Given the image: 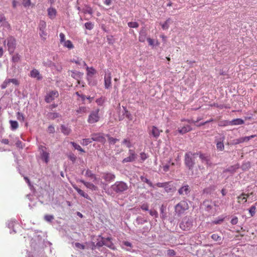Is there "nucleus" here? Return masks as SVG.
<instances>
[{
    "label": "nucleus",
    "mask_w": 257,
    "mask_h": 257,
    "mask_svg": "<svg viewBox=\"0 0 257 257\" xmlns=\"http://www.w3.org/2000/svg\"><path fill=\"white\" fill-rule=\"evenodd\" d=\"M22 4L24 7H29L31 6V0H22Z\"/></svg>",
    "instance_id": "obj_47"
},
{
    "label": "nucleus",
    "mask_w": 257,
    "mask_h": 257,
    "mask_svg": "<svg viewBox=\"0 0 257 257\" xmlns=\"http://www.w3.org/2000/svg\"><path fill=\"white\" fill-rule=\"evenodd\" d=\"M44 218L47 221L51 222L54 219V216L51 215H46Z\"/></svg>",
    "instance_id": "obj_56"
},
{
    "label": "nucleus",
    "mask_w": 257,
    "mask_h": 257,
    "mask_svg": "<svg viewBox=\"0 0 257 257\" xmlns=\"http://www.w3.org/2000/svg\"><path fill=\"white\" fill-rule=\"evenodd\" d=\"M111 240V238L110 237H107V238H105L104 245L114 250L115 249V248L114 247V246Z\"/></svg>",
    "instance_id": "obj_25"
},
{
    "label": "nucleus",
    "mask_w": 257,
    "mask_h": 257,
    "mask_svg": "<svg viewBox=\"0 0 257 257\" xmlns=\"http://www.w3.org/2000/svg\"><path fill=\"white\" fill-rule=\"evenodd\" d=\"M85 27L86 29L90 30L93 28V24L91 22H87L85 24Z\"/></svg>",
    "instance_id": "obj_52"
},
{
    "label": "nucleus",
    "mask_w": 257,
    "mask_h": 257,
    "mask_svg": "<svg viewBox=\"0 0 257 257\" xmlns=\"http://www.w3.org/2000/svg\"><path fill=\"white\" fill-rule=\"evenodd\" d=\"M85 176L90 178L93 180V181L95 182V184H97L98 182L100 181V178H97L94 174L92 173V171L89 170H87L85 174Z\"/></svg>",
    "instance_id": "obj_13"
},
{
    "label": "nucleus",
    "mask_w": 257,
    "mask_h": 257,
    "mask_svg": "<svg viewBox=\"0 0 257 257\" xmlns=\"http://www.w3.org/2000/svg\"><path fill=\"white\" fill-rule=\"evenodd\" d=\"M122 144L125 145L127 148H130L132 147L130 140L128 139H125L122 142Z\"/></svg>",
    "instance_id": "obj_44"
},
{
    "label": "nucleus",
    "mask_w": 257,
    "mask_h": 257,
    "mask_svg": "<svg viewBox=\"0 0 257 257\" xmlns=\"http://www.w3.org/2000/svg\"><path fill=\"white\" fill-rule=\"evenodd\" d=\"M30 76L32 78H36L38 80L42 79V75L40 74L39 71L36 69H34L31 71Z\"/></svg>",
    "instance_id": "obj_17"
},
{
    "label": "nucleus",
    "mask_w": 257,
    "mask_h": 257,
    "mask_svg": "<svg viewBox=\"0 0 257 257\" xmlns=\"http://www.w3.org/2000/svg\"><path fill=\"white\" fill-rule=\"evenodd\" d=\"M147 40V34L145 32L142 31L140 33L139 40L141 42H144Z\"/></svg>",
    "instance_id": "obj_30"
},
{
    "label": "nucleus",
    "mask_w": 257,
    "mask_h": 257,
    "mask_svg": "<svg viewBox=\"0 0 257 257\" xmlns=\"http://www.w3.org/2000/svg\"><path fill=\"white\" fill-rule=\"evenodd\" d=\"M7 42L8 51L10 54L14 53L16 46V40L15 38L12 36H9L4 42V45Z\"/></svg>",
    "instance_id": "obj_4"
},
{
    "label": "nucleus",
    "mask_w": 257,
    "mask_h": 257,
    "mask_svg": "<svg viewBox=\"0 0 257 257\" xmlns=\"http://www.w3.org/2000/svg\"><path fill=\"white\" fill-rule=\"evenodd\" d=\"M148 157V156L145 153H140L141 162L142 163L146 160Z\"/></svg>",
    "instance_id": "obj_49"
},
{
    "label": "nucleus",
    "mask_w": 257,
    "mask_h": 257,
    "mask_svg": "<svg viewBox=\"0 0 257 257\" xmlns=\"http://www.w3.org/2000/svg\"><path fill=\"white\" fill-rule=\"evenodd\" d=\"M237 222H238V218L237 217H233L231 220V223L232 224V225H235V224H236L237 223Z\"/></svg>",
    "instance_id": "obj_64"
},
{
    "label": "nucleus",
    "mask_w": 257,
    "mask_h": 257,
    "mask_svg": "<svg viewBox=\"0 0 257 257\" xmlns=\"http://www.w3.org/2000/svg\"><path fill=\"white\" fill-rule=\"evenodd\" d=\"M169 161H168V163L164 165L163 166V171H165V172H167L169 170V168L171 166H174V163H170V161L171 160V156L169 157ZM166 161L168 162V160H167Z\"/></svg>",
    "instance_id": "obj_28"
},
{
    "label": "nucleus",
    "mask_w": 257,
    "mask_h": 257,
    "mask_svg": "<svg viewBox=\"0 0 257 257\" xmlns=\"http://www.w3.org/2000/svg\"><path fill=\"white\" fill-rule=\"evenodd\" d=\"M104 86L106 89H108L111 86V73H106L104 76Z\"/></svg>",
    "instance_id": "obj_11"
},
{
    "label": "nucleus",
    "mask_w": 257,
    "mask_h": 257,
    "mask_svg": "<svg viewBox=\"0 0 257 257\" xmlns=\"http://www.w3.org/2000/svg\"><path fill=\"white\" fill-rule=\"evenodd\" d=\"M115 178V176L113 174L109 173L103 174V178L107 182H110L112 180H113Z\"/></svg>",
    "instance_id": "obj_21"
},
{
    "label": "nucleus",
    "mask_w": 257,
    "mask_h": 257,
    "mask_svg": "<svg viewBox=\"0 0 257 257\" xmlns=\"http://www.w3.org/2000/svg\"><path fill=\"white\" fill-rule=\"evenodd\" d=\"M211 202V200L208 199L205 200L203 201L202 205L204 206L206 211H209L212 209Z\"/></svg>",
    "instance_id": "obj_22"
},
{
    "label": "nucleus",
    "mask_w": 257,
    "mask_h": 257,
    "mask_svg": "<svg viewBox=\"0 0 257 257\" xmlns=\"http://www.w3.org/2000/svg\"><path fill=\"white\" fill-rule=\"evenodd\" d=\"M101 240L98 241L97 243H96V245L97 246H99V247H101V246H102L103 245H104V241H105V238L103 237H101Z\"/></svg>",
    "instance_id": "obj_55"
},
{
    "label": "nucleus",
    "mask_w": 257,
    "mask_h": 257,
    "mask_svg": "<svg viewBox=\"0 0 257 257\" xmlns=\"http://www.w3.org/2000/svg\"><path fill=\"white\" fill-rule=\"evenodd\" d=\"M244 123V121L243 119H242L241 118H236V119L232 120L231 121H226L225 125H236L242 124Z\"/></svg>",
    "instance_id": "obj_15"
},
{
    "label": "nucleus",
    "mask_w": 257,
    "mask_h": 257,
    "mask_svg": "<svg viewBox=\"0 0 257 257\" xmlns=\"http://www.w3.org/2000/svg\"><path fill=\"white\" fill-rule=\"evenodd\" d=\"M59 36H60V43H63L65 41V35L62 33H61L59 35Z\"/></svg>",
    "instance_id": "obj_60"
},
{
    "label": "nucleus",
    "mask_w": 257,
    "mask_h": 257,
    "mask_svg": "<svg viewBox=\"0 0 257 257\" xmlns=\"http://www.w3.org/2000/svg\"><path fill=\"white\" fill-rule=\"evenodd\" d=\"M117 141H118V140L117 139H115L110 137H108V142L111 145L115 144Z\"/></svg>",
    "instance_id": "obj_53"
},
{
    "label": "nucleus",
    "mask_w": 257,
    "mask_h": 257,
    "mask_svg": "<svg viewBox=\"0 0 257 257\" xmlns=\"http://www.w3.org/2000/svg\"><path fill=\"white\" fill-rule=\"evenodd\" d=\"M41 155L42 159L44 160L46 163H48L49 161V153L46 151H43Z\"/></svg>",
    "instance_id": "obj_32"
},
{
    "label": "nucleus",
    "mask_w": 257,
    "mask_h": 257,
    "mask_svg": "<svg viewBox=\"0 0 257 257\" xmlns=\"http://www.w3.org/2000/svg\"><path fill=\"white\" fill-rule=\"evenodd\" d=\"M91 140L93 141L99 142L102 144H104L106 142V140L103 135L101 133L92 134L91 135Z\"/></svg>",
    "instance_id": "obj_10"
},
{
    "label": "nucleus",
    "mask_w": 257,
    "mask_h": 257,
    "mask_svg": "<svg viewBox=\"0 0 257 257\" xmlns=\"http://www.w3.org/2000/svg\"><path fill=\"white\" fill-rule=\"evenodd\" d=\"M59 94L57 90H51L49 91L45 97V100L47 103H50L55 98L59 97Z\"/></svg>",
    "instance_id": "obj_6"
},
{
    "label": "nucleus",
    "mask_w": 257,
    "mask_h": 257,
    "mask_svg": "<svg viewBox=\"0 0 257 257\" xmlns=\"http://www.w3.org/2000/svg\"><path fill=\"white\" fill-rule=\"evenodd\" d=\"M127 25L129 27L133 28H137L139 26V24L136 22H129L128 23Z\"/></svg>",
    "instance_id": "obj_40"
},
{
    "label": "nucleus",
    "mask_w": 257,
    "mask_h": 257,
    "mask_svg": "<svg viewBox=\"0 0 257 257\" xmlns=\"http://www.w3.org/2000/svg\"><path fill=\"white\" fill-rule=\"evenodd\" d=\"M141 180H142V181L143 182L147 183V184H148L150 186L152 185L151 182L147 178L142 176L141 177Z\"/></svg>",
    "instance_id": "obj_62"
},
{
    "label": "nucleus",
    "mask_w": 257,
    "mask_h": 257,
    "mask_svg": "<svg viewBox=\"0 0 257 257\" xmlns=\"http://www.w3.org/2000/svg\"><path fill=\"white\" fill-rule=\"evenodd\" d=\"M99 111V109H97L91 112L87 120L88 123H94L99 121L100 118L98 115Z\"/></svg>",
    "instance_id": "obj_7"
},
{
    "label": "nucleus",
    "mask_w": 257,
    "mask_h": 257,
    "mask_svg": "<svg viewBox=\"0 0 257 257\" xmlns=\"http://www.w3.org/2000/svg\"><path fill=\"white\" fill-rule=\"evenodd\" d=\"M238 168V165L231 166L229 167H228V168L224 170L223 171V172L224 173L229 172L230 173L233 174L236 171V170Z\"/></svg>",
    "instance_id": "obj_27"
},
{
    "label": "nucleus",
    "mask_w": 257,
    "mask_h": 257,
    "mask_svg": "<svg viewBox=\"0 0 257 257\" xmlns=\"http://www.w3.org/2000/svg\"><path fill=\"white\" fill-rule=\"evenodd\" d=\"M73 187L80 195L86 199L90 198L89 195L87 193H85L83 190L79 188L77 186L73 185Z\"/></svg>",
    "instance_id": "obj_20"
},
{
    "label": "nucleus",
    "mask_w": 257,
    "mask_h": 257,
    "mask_svg": "<svg viewBox=\"0 0 257 257\" xmlns=\"http://www.w3.org/2000/svg\"><path fill=\"white\" fill-rule=\"evenodd\" d=\"M70 144L73 146L75 149L81 152L84 153L85 151L78 144L74 142H71Z\"/></svg>",
    "instance_id": "obj_38"
},
{
    "label": "nucleus",
    "mask_w": 257,
    "mask_h": 257,
    "mask_svg": "<svg viewBox=\"0 0 257 257\" xmlns=\"http://www.w3.org/2000/svg\"><path fill=\"white\" fill-rule=\"evenodd\" d=\"M48 15L49 18L53 19L56 16L57 12L55 9L53 8H50L48 9Z\"/></svg>",
    "instance_id": "obj_24"
},
{
    "label": "nucleus",
    "mask_w": 257,
    "mask_h": 257,
    "mask_svg": "<svg viewBox=\"0 0 257 257\" xmlns=\"http://www.w3.org/2000/svg\"><path fill=\"white\" fill-rule=\"evenodd\" d=\"M195 156H199L202 163L206 162V164H208L209 162V156L206 154L201 153V152H196Z\"/></svg>",
    "instance_id": "obj_12"
},
{
    "label": "nucleus",
    "mask_w": 257,
    "mask_h": 257,
    "mask_svg": "<svg viewBox=\"0 0 257 257\" xmlns=\"http://www.w3.org/2000/svg\"><path fill=\"white\" fill-rule=\"evenodd\" d=\"M72 62H74L75 63L79 65H86L85 62L83 61H82V59H79L78 58L77 59V60L73 59L72 60Z\"/></svg>",
    "instance_id": "obj_46"
},
{
    "label": "nucleus",
    "mask_w": 257,
    "mask_h": 257,
    "mask_svg": "<svg viewBox=\"0 0 257 257\" xmlns=\"http://www.w3.org/2000/svg\"><path fill=\"white\" fill-rule=\"evenodd\" d=\"M39 35L43 40H45L46 39L47 33L46 30L40 31Z\"/></svg>",
    "instance_id": "obj_41"
},
{
    "label": "nucleus",
    "mask_w": 257,
    "mask_h": 257,
    "mask_svg": "<svg viewBox=\"0 0 257 257\" xmlns=\"http://www.w3.org/2000/svg\"><path fill=\"white\" fill-rule=\"evenodd\" d=\"M192 130V128L191 127L190 125H187L181 128H178V131L180 134H184L187 132L191 131Z\"/></svg>",
    "instance_id": "obj_23"
},
{
    "label": "nucleus",
    "mask_w": 257,
    "mask_h": 257,
    "mask_svg": "<svg viewBox=\"0 0 257 257\" xmlns=\"http://www.w3.org/2000/svg\"><path fill=\"white\" fill-rule=\"evenodd\" d=\"M211 238L216 241H217L219 244L222 243V237L217 234H213L211 235Z\"/></svg>",
    "instance_id": "obj_34"
},
{
    "label": "nucleus",
    "mask_w": 257,
    "mask_h": 257,
    "mask_svg": "<svg viewBox=\"0 0 257 257\" xmlns=\"http://www.w3.org/2000/svg\"><path fill=\"white\" fill-rule=\"evenodd\" d=\"M111 189L116 193L122 192L128 189L126 183L122 181H117L111 186Z\"/></svg>",
    "instance_id": "obj_3"
},
{
    "label": "nucleus",
    "mask_w": 257,
    "mask_h": 257,
    "mask_svg": "<svg viewBox=\"0 0 257 257\" xmlns=\"http://www.w3.org/2000/svg\"><path fill=\"white\" fill-rule=\"evenodd\" d=\"M162 187H164L167 193H172L175 190L174 183L172 181L162 183Z\"/></svg>",
    "instance_id": "obj_9"
},
{
    "label": "nucleus",
    "mask_w": 257,
    "mask_h": 257,
    "mask_svg": "<svg viewBox=\"0 0 257 257\" xmlns=\"http://www.w3.org/2000/svg\"><path fill=\"white\" fill-rule=\"evenodd\" d=\"M75 246L77 248H81L84 249L85 248V246L80 243L76 242L75 244Z\"/></svg>",
    "instance_id": "obj_63"
},
{
    "label": "nucleus",
    "mask_w": 257,
    "mask_h": 257,
    "mask_svg": "<svg viewBox=\"0 0 257 257\" xmlns=\"http://www.w3.org/2000/svg\"><path fill=\"white\" fill-rule=\"evenodd\" d=\"M150 134L155 138H158L160 135V131L155 126H153L150 129Z\"/></svg>",
    "instance_id": "obj_18"
},
{
    "label": "nucleus",
    "mask_w": 257,
    "mask_h": 257,
    "mask_svg": "<svg viewBox=\"0 0 257 257\" xmlns=\"http://www.w3.org/2000/svg\"><path fill=\"white\" fill-rule=\"evenodd\" d=\"M189 209V205L186 201H181L178 203L175 207L176 213L180 216L183 214L185 211Z\"/></svg>",
    "instance_id": "obj_2"
},
{
    "label": "nucleus",
    "mask_w": 257,
    "mask_h": 257,
    "mask_svg": "<svg viewBox=\"0 0 257 257\" xmlns=\"http://www.w3.org/2000/svg\"><path fill=\"white\" fill-rule=\"evenodd\" d=\"M62 132L65 135H68L71 132V130L69 127L66 126L64 125L61 126Z\"/></svg>",
    "instance_id": "obj_35"
},
{
    "label": "nucleus",
    "mask_w": 257,
    "mask_h": 257,
    "mask_svg": "<svg viewBox=\"0 0 257 257\" xmlns=\"http://www.w3.org/2000/svg\"><path fill=\"white\" fill-rule=\"evenodd\" d=\"M48 131L49 133H54L55 132L54 127L52 125H49L48 128Z\"/></svg>",
    "instance_id": "obj_61"
},
{
    "label": "nucleus",
    "mask_w": 257,
    "mask_h": 257,
    "mask_svg": "<svg viewBox=\"0 0 257 257\" xmlns=\"http://www.w3.org/2000/svg\"><path fill=\"white\" fill-rule=\"evenodd\" d=\"M10 123L11 124V128L12 130L14 131L17 129L19 127V124L16 120H10Z\"/></svg>",
    "instance_id": "obj_33"
},
{
    "label": "nucleus",
    "mask_w": 257,
    "mask_h": 257,
    "mask_svg": "<svg viewBox=\"0 0 257 257\" xmlns=\"http://www.w3.org/2000/svg\"><path fill=\"white\" fill-rule=\"evenodd\" d=\"M190 192V189L188 185L182 186L178 190L179 194L181 195H187Z\"/></svg>",
    "instance_id": "obj_14"
},
{
    "label": "nucleus",
    "mask_w": 257,
    "mask_h": 257,
    "mask_svg": "<svg viewBox=\"0 0 257 257\" xmlns=\"http://www.w3.org/2000/svg\"><path fill=\"white\" fill-rule=\"evenodd\" d=\"M88 111V108L85 106H79V108L76 110L77 114H83Z\"/></svg>",
    "instance_id": "obj_29"
},
{
    "label": "nucleus",
    "mask_w": 257,
    "mask_h": 257,
    "mask_svg": "<svg viewBox=\"0 0 257 257\" xmlns=\"http://www.w3.org/2000/svg\"><path fill=\"white\" fill-rule=\"evenodd\" d=\"M216 189V186L212 185L208 187L205 188L203 190L202 193L206 194H211Z\"/></svg>",
    "instance_id": "obj_19"
},
{
    "label": "nucleus",
    "mask_w": 257,
    "mask_h": 257,
    "mask_svg": "<svg viewBox=\"0 0 257 257\" xmlns=\"http://www.w3.org/2000/svg\"><path fill=\"white\" fill-rule=\"evenodd\" d=\"M196 157L195 153L188 152L185 155V164L187 168L190 170H192L195 164V159Z\"/></svg>",
    "instance_id": "obj_1"
},
{
    "label": "nucleus",
    "mask_w": 257,
    "mask_h": 257,
    "mask_svg": "<svg viewBox=\"0 0 257 257\" xmlns=\"http://www.w3.org/2000/svg\"><path fill=\"white\" fill-rule=\"evenodd\" d=\"M137 154L134 150L130 149L128 151V156L125 158L122 161V163L124 164L128 162H133L137 158Z\"/></svg>",
    "instance_id": "obj_8"
},
{
    "label": "nucleus",
    "mask_w": 257,
    "mask_h": 257,
    "mask_svg": "<svg viewBox=\"0 0 257 257\" xmlns=\"http://www.w3.org/2000/svg\"><path fill=\"white\" fill-rule=\"evenodd\" d=\"M248 197V195H246L244 193H242L241 195L238 197V199H241L242 200H244L245 202H246L247 199L246 198Z\"/></svg>",
    "instance_id": "obj_58"
},
{
    "label": "nucleus",
    "mask_w": 257,
    "mask_h": 257,
    "mask_svg": "<svg viewBox=\"0 0 257 257\" xmlns=\"http://www.w3.org/2000/svg\"><path fill=\"white\" fill-rule=\"evenodd\" d=\"M167 254L169 256H173L176 254V252L173 249H168L167 251Z\"/></svg>",
    "instance_id": "obj_59"
},
{
    "label": "nucleus",
    "mask_w": 257,
    "mask_h": 257,
    "mask_svg": "<svg viewBox=\"0 0 257 257\" xmlns=\"http://www.w3.org/2000/svg\"><path fill=\"white\" fill-rule=\"evenodd\" d=\"M255 209H256V207H255V205H252V206H251V207L249 209V212L250 214V216L251 217L253 216L255 213Z\"/></svg>",
    "instance_id": "obj_45"
},
{
    "label": "nucleus",
    "mask_w": 257,
    "mask_h": 257,
    "mask_svg": "<svg viewBox=\"0 0 257 257\" xmlns=\"http://www.w3.org/2000/svg\"><path fill=\"white\" fill-rule=\"evenodd\" d=\"M63 46L68 49H73L74 48V45L70 40L65 41L63 43Z\"/></svg>",
    "instance_id": "obj_37"
},
{
    "label": "nucleus",
    "mask_w": 257,
    "mask_h": 257,
    "mask_svg": "<svg viewBox=\"0 0 257 257\" xmlns=\"http://www.w3.org/2000/svg\"><path fill=\"white\" fill-rule=\"evenodd\" d=\"M86 70L88 75H93L96 73L95 70L93 67H89L87 66Z\"/></svg>",
    "instance_id": "obj_42"
},
{
    "label": "nucleus",
    "mask_w": 257,
    "mask_h": 257,
    "mask_svg": "<svg viewBox=\"0 0 257 257\" xmlns=\"http://www.w3.org/2000/svg\"><path fill=\"white\" fill-rule=\"evenodd\" d=\"M93 141L91 140V139H83L82 140V144L83 145H88L89 144H90L91 143H92Z\"/></svg>",
    "instance_id": "obj_50"
},
{
    "label": "nucleus",
    "mask_w": 257,
    "mask_h": 257,
    "mask_svg": "<svg viewBox=\"0 0 257 257\" xmlns=\"http://www.w3.org/2000/svg\"><path fill=\"white\" fill-rule=\"evenodd\" d=\"M7 81L9 83L12 82L16 85H18L19 84L18 81L16 79H9L7 80Z\"/></svg>",
    "instance_id": "obj_57"
},
{
    "label": "nucleus",
    "mask_w": 257,
    "mask_h": 257,
    "mask_svg": "<svg viewBox=\"0 0 257 257\" xmlns=\"http://www.w3.org/2000/svg\"><path fill=\"white\" fill-rule=\"evenodd\" d=\"M17 118L18 120L21 121H24L25 120V117L23 113L18 112H17Z\"/></svg>",
    "instance_id": "obj_51"
},
{
    "label": "nucleus",
    "mask_w": 257,
    "mask_h": 257,
    "mask_svg": "<svg viewBox=\"0 0 257 257\" xmlns=\"http://www.w3.org/2000/svg\"><path fill=\"white\" fill-rule=\"evenodd\" d=\"M20 59V56L18 54H16L14 55L12 57V61L13 62L16 63L18 62Z\"/></svg>",
    "instance_id": "obj_48"
},
{
    "label": "nucleus",
    "mask_w": 257,
    "mask_h": 257,
    "mask_svg": "<svg viewBox=\"0 0 257 257\" xmlns=\"http://www.w3.org/2000/svg\"><path fill=\"white\" fill-rule=\"evenodd\" d=\"M123 109L125 111L124 114H125V116L130 120H132V116L131 114L130 113V112L128 111V110L126 109V107H123Z\"/></svg>",
    "instance_id": "obj_54"
},
{
    "label": "nucleus",
    "mask_w": 257,
    "mask_h": 257,
    "mask_svg": "<svg viewBox=\"0 0 257 257\" xmlns=\"http://www.w3.org/2000/svg\"><path fill=\"white\" fill-rule=\"evenodd\" d=\"M83 12L84 14L92 15L93 14V10L91 7L87 6L85 9H83Z\"/></svg>",
    "instance_id": "obj_43"
},
{
    "label": "nucleus",
    "mask_w": 257,
    "mask_h": 257,
    "mask_svg": "<svg viewBox=\"0 0 257 257\" xmlns=\"http://www.w3.org/2000/svg\"><path fill=\"white\" fill-rule=\"evenodd\" d=\"M171 23H172V20L170 18H168L163 24H162V29L163 30L168 29Z\"/></svg>",
    "instance_id": "obj_31"
},
{
    "label": "nucleus",
    "mask_w": 257,
    "mask_h": 257,
    "mask_svg": "<svg viewBox=\"0 0 257 257\" xmlns=\"http://www.w3.org/2000/svg\"><path fill=\"white\" fill-rule=\"evenodd\" d=\"M250 168V163L249 162H245L243 163L241 167V168L243 170H248Z\"/></svg>",
    "instance_id": "obj_39"
},
{
    "label": "nucleus",
    "mask_w": 257,
    "mask_h": 257,
    "mask_svg": "<svg viewBox=\"0 0 257 257\" xmlns=\"http://www.w3.org/2000/svg\"><path fill=\"white\" fill-rule=\"evenodd\" d=\"M46 23L44 21H40L38 26L39 31L46 30Z\"/></svg>",
    "instance_id": "obj_36"
},
{
    "label": "nucleus",
    "mask_w": 257,
    "mask_h": 257,
    "mask_svg": "<svg viewBox=\"0 0 257 257\" xmlns=\"http://www.w3.org/2000/svg\"><path fill=\"white\" fill-rule=\"evenodd\" d=\"M192 221L187 217H185L180 223V228L183 230H189L192 227Z\"/></svg>",
    "instance_id": "obj_5"
},
{
    "label": "nucleus",
    "mask_w": 257,
    "mask_h": 257,
    "mask_svg": "<svg viewBox=\"0 0 257 257\" xmlns=\"http://www.w3.org/2000/svg\"><path fill=\"white\" fill-rule=\"evenodd\" d=\"M224 140V137H222L220 138V141H217L216 142V147L218 150L220 151H223L224 150V146L223 143V140Z\"/></svg>",
    "instance_id": "obj_26"
},
{
    "label": "nucleus",
    "mask_w": 257,
    "mask_h": 257,
    "mask_svg": "<svg viewBox=\"0 0 257 257\" xmlns=\"http://www.w3.org/2000/svg\"><path fill=\"white\" fill-rule=\"evenodd\" d=\"M80 182L83 183L88 189L92 191H96L98 190V187L92 183L86 182L83 180H80Z\"/></svg>",
    "instance_id": "obj_16"
}]
</instances>
